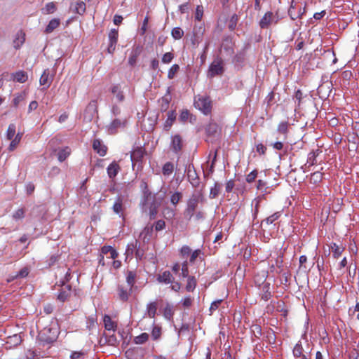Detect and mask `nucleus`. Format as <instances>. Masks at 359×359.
Instances as JSON below:
<instances>
[{
	"mask_svg": "<svg viewBox=\"0 0 359 359\" xmlns=\"http://www.w3.org/2000/svg\"><path fill=\"white\" fill-rule=\"evenodd\" d=\"M202 198L203 194L201 192H198L193 194L188 200L187 208L184 212V215L188 220H190L194 216V212Z\"/></svg>",
	"mask_w": 359,
	"mask_h": 359,
	"instance_id": "1",
	"label": "nucleus"
},
{
	"mask_svg": "<svg viewBox=\"0 0 359 359\" xmlns=\"http://www.w3.org/2000/svg\"><path fill=\"white\" fill-rule=\"evenodd\" d=\"M223 65V60L217 57L209 67L208 76L212 78L217 75H222L224 72Z\"/></svg>",
	"mask_w": 359,
	"mask_h": 359,
	"instance_id": "2",
	"label": "nucleus"
},
{
	"mask_svg": "<svg viewBox=\"0 0 359 359\" xmlns=\"http://www.w3.org/2000/svg\"><path fill=\"white\" fill-rule=\"evenodd\" d=\"M194 106L205 115L210 114L212 110L211 100L209 97L195 98Z\"/></svg>",
	"mask_w": 359,
	"mask_h": 359,
	"instance_id": "3",
	"label": "nucleus"
},
{
	"mask_svg": "<svg viewBox=\"0 0 359 359\" xmlns=\"http://www.w3.org/2000/svg\"><path fill=\"white\" fill-rule=\"evenodd\" d=\"M57 336L56 330L52 327H46L39 333L41 340L47 344H50L55 341Z\"/></svg>",
	"mask_w": 359,
	"mask_h": 359,
	"instance_id": "4",
	"label": "nucleus"
},
{
	"mask_svg": "<svg viewBox=\"0 0 359 359\" xmlns=\"http://www.w3.org/2000/svg\"><path fill=\"white\" fill-rule=\"evenodd\" d=\"M125 355L128 359H142L144 350L141 347H132L126 351Z\"/></svg>",
	"mask_w": 359,
	"mask_h": 359,
	"instance_id": "5",
	"label": "nucleus"
},
{
	"mask_svg": "<svg viewBox=\"0 0 359 359\" xmlns=\"http://www.w3.org/2000/svg\"><path fill=\"white\" fill-rule=\"evenodd\" d=\"M189 181L194 187H198L200 184V179L193 165H189L186 168Z\"/></svg>",
	"mask_w": 359,
	"mask_h": 359,
	"instance_id": "6",
	"label": "nucleus"
},
{
	"mask_svg": "<svg viewBox=\"0 0 359 359\" xmlns=\"http://www.w3.org/2000/svg\"><path fill=\"white\" fill-rule=\"evenodd\" d=\"M118 32L116 29H112L109 33V44L107 48L109 53H113L116 49V45L118 41Z\"/></svg>",
	"mask_w": 359,
	"mask_h": 359,
	"instance_id": "7",
	"label": "nucleus"
},
{
	"mask_svg": "<svg viewBox=\"0 0 359 359\" xmlns=\"http://www.w3.org/2000/svg\"><path fill=\"white\" fill-rule=\"evenodd\" d=\"M183 146V142L182 137L177 134L172 136V140L170 143V149L175 154H178L181 151Z\"/></svg>",
	"mask_w": 359,
	"mask_h": 359,
	"instance_id": "8",
	"label": "nucleus"
},
{
	"mask_svg": "<svg viewBox=\"0 0 359 359\" xmlns=\"http://www.w3.org/2000/svg\"><path fill=\"white\" fill-rule=\"evenodd\" d=\"M61 289L57 294V299L62 302H65L71 295L72 286L70 285L60 284Z\"/></svg>",
	"mask_w": 359,
	"mask_h": 359,
	"instance_id": "9",
	"label": "nucleus"
},
{
	"mask_svg": "<svg viewBox=\"0 0 359 359\" xmlns=\"http://www.w3.org/2000/svg\"><path fill=\"white\" fill-rule=\"evenodd\" d=\"M28 79V74L23 70H19L16 72L11 74L9 81H13L19 83H25Z\"/></svg>",
	"mask_w": 359,
	"mask_h": 359,
	"instance_id": "10",
	"label": "nucleus"
},
{
	"mask_svg": "<svg viewBox=\"0 0 359 359\" xmlns=\"http://www.w3.org/2000/svg\"><path fill=\"white\" fill-rule=\"evenodd\" d=\"M274 20L273 13L271 11L266 12L259 21V26L262 29H267L273 23Z\"/></svg>",
	"mask_w": 359,
	"mask_h": 359,
	"instance_id": "11",
	"label": "nucleus"
},
{
	"mask_svg": "<svg viewBox=\"0 0 359 359\" xmlns=\"http://www.w3.org/2000/svg\"><path fill=\"white\" fill-rule=\"evenodd\" d=\"M93 148L101 156H104L107 154V147L100 140L93 141Z\"/></svg>",
	"mask_w": 359,
	"mask_h": 359,
	"instance_id": "12",
	"label": "nucleus"
},
{
	"mask_svg": "<svg viewBox=\"0 0 359 359\" xmlns=\"http://www.w3.org/2000/svg\"><path fill=\"white\" fill-rule=\"evenodd\" d=\"M53 81V76L50 75L49 69H45L41 76L39 83L41 86H46L48 88Z\"/></svg>",
	"mask_w": 359,
	"mask_h": 359,
	"instance_id": "13",
	"label": "nucleus"
},
{
	"mask_svg": "<svg viewBox=\"0 0 359 359\" xmlns=\"http://www.w3.org/2000/svg\"><path fill=\"white\" fill-rule=\"evenodd\" d=\"M157 280L161 283L169 284L173 283L174 278L169 271H165L158 276Z\"/></svg>",
	"mask_w": 359,
	"mask_h": 359,
	"instance_id": "14",
	"label": "nucleus"
},
{
	"mask_svg": "<svg viewBox=\"0 0 359 359\" xmlns=\"http://www.w3.org/2000/svg\"><path fill=\"white\" fill-rule=\"evenodd\" d=\"M171 100V96H170V88L168 87L167 89L166 94L161 97V100L159 101L161 102V110L165 111L169 107L170 102Z\"/></svg>",
	"mask_w": 359,
	"mask_h": 359,
	"instance_id": "15",
	"label": "nucleus"
},
{
	"mask_svg": "<svg viewBox=\"0 0 359 359\" xmlns=\"http://www.w3.org/2000/svg\"><path fill=\"white\" fill-rule=\"evenodd\" d=\"M25 41V34L22 31L19 30L15 35V38L13 40V46L15 49H19Z\"/></svg>",
	"mask_w": 359,
	"mask_h": 359,
	"instance_id": "16",
	"label": "nucleus"
},
{
	"mask_svg": "<svg viewBox=\"0 0 359 359\" xmlns=\"http://www.w3.org/2000/svg\"><path fill=\"white\" fill-rule=\"evenodd\" d=\"M167 115L168 118L164 123L163 128L165 131H169L176 119V114L175 111H169Z\"/></svg>",
	"mask_w": 359,
	"mask_h": 359,
	"instance_id": "17",
	"label": "nucleus"
},
{
	"mask_svg": "<svg viewBox=\"0 0 359 359\" xmlns=\"http://www.w3.org/2000/svg\"><path fill=\"white\" fill-rule=\"evenodd\" d=\"M130 291H128V288H126L123 285H118L117 287V294L120 300L123 302H126L128 299L130 295Z\"/></svg>",
	"mask_w": 359,
	"mask_h": 359,
	"instance_id": "18",
	"label": "nucleus"
},
{
	"mask_svg": "<svg viewBox=\"0 0 359 359\" xmlns=\"http://www.w3.org/2000/svg\"><path fill=\"white\" fill-rule=\"evenodd\" d=\"M113 211L119 215L120 216L123 215V198L121 196H118L113 205L112 207Z\"/></svg>",
	"mask_w": 359,
	"mask_h": 359,
	"instance_id": "19",
	"label": "nucleus"
},
{
	"mask_svg": "<svg viewBox=\"0 0 359 359\" xmlns=\"http://www.w3.org/2000/svg\"><path fill=\"white\" fill-rule=\"evenodd\" d=\"M107 174L109 178H114L120 170L119 165L114 161L107 167Z\"/></svg>",
	"mask_w": 359,
	"mask_h": 359,
	"instance_id": "20",
	"label": "nucleus"
},
{
	"mask_svg": "<svg viewBox=\"0 0 359 359\" xmlns=\"http://www.w3.org/2000/svg\"><path fill=\"white\" fill-rule=\"evenodd\" d=\"M60 273H64V276L60 279V284L62 285H68L67 283L72 278V273L70 269L60 268Z\"/></svg>",
	"mask_w": 359,
	"mask_h": 359,
	"instance_id": "21",
	"label": "nucleus"
},
{
	"mask_svg": "<svg viewBox=\"0 0 359 359\" xmlns=\"http://www.w3.org/2000/svg\"><path fill=\"white\" fill-rule=\"evenodd\" d=\"M70 9L72 10L74 13L81 15L86 11V4L83 1H78L74 4H72Z\"/></svg>",
	"mask_w": 359,
	"mask_h": 359,
	"instance_id": "22",
	"label": "nucleus"
},
{
	"mask_svg": "<svg viewBox=\"0 0 359 359\" xmlns=\"http://www.w3.org/2000/svg\"><path fill=\"white\" fill-rule=\"evenodd\" d=\"M218 130V125L213 122L210 121L205 127V133L208 136H215Z\"/></svg>",
	"mask_w": 359,
	"mask_h": 359,
	"instance_id": "23",
	"label": "nucleus"
},
{
	"mask_svg": "<svg viewBox=\"0 0 359 359\" xmlns=\"http://www.w3.org/2000/svg\"><path fill=\"white\" fill-rule=\"evenodd\" d=\"M103 321H104V327L107 330H108L109 332L110 331L114 332L115 328L116 327V325L114 321H112V320L109 316L105 315L104 316Z\"/></svg>",
	"mask_w": 359,
	"mask_h": 359,
	"instance_id": "24",
	"label": "nucleus"
},
{
	"mask_svg": "<svg viewBox=\"0 0 359 359\" xmlns=\"http://www.w3.org/2000/svg\"><path fill=\"white\" fill-rule=\"evenodd\" d=\"M262 294V299L264 301H268L271 297V293L270 292V284L269 283H264L261 287Z\"/></svg>",
	"mask_w": 359,
	"mask_h": 359,
	"instance_id": "25",
	"label": "nucleus"
},
{
	"mask_svg": "<svg viewBox=\"0 0 359 359\" xmlns=\"http://www.w3.org/2000/svg\"><path fill=\"white\" fill-rule=\"evenodd\" d=\"M158 304L157 302H150L147 306V313L149 318H154L156 313Z\"/></svg>",
	"mask_w": 359,
	"mask_h": 359,
	"instance_id": "26",
	"label": "nucleus"
},
{
	"mask_svg": "<svg viewBox=\"0 0 359 359\" xmlns=\"http://www.w3.org/2000/svg\"><path fill=\"white\" fill-rule=\"evenodd\" d=\"M60 24V20L58 18L52 19L46 27L45 32L47 34L51 33L56 29Z\"/></svg>",
	"mask_w": 359,
	"mask_h": 359,
	"instance_id": "27",
	"label": "nucleus"
},
{
	"mask_svg": "<svg viewBox=\"0 0 359 359\" xmlns=\"http://www.w3.org/2000/svg\"><path fill=\"white\" fill-rule=\"evenodd\" d=\"M187 278V283L185 289L187 292H193L195 290L196 285H197L196 279L193 276H190Z\"/></svg>",
	"mask_w": 359,
	"mask_h": 359,
	"instance_id": "28",
	"label": "nucleus"
},
{
	"mask_svg": "<svg viewBox=\"0 0 359 359\" xmlns=\"http://www.w3.org/2000/svg\"><path fill=\"white\" fill-rule=\"evenodd\" d=\"M144 151L142 148H137L131 153L130 158L132 161H139L143 158Z\"/></svg>",
	"mask_w": 359,
	"mask_h": 359,
	"instance_id": "29",
	"label": "nucleus"
},
{
	"mask_svg": "<svg viewBox=\"0 0 359 359\" xmlns=\"http://www.w3.org/2000/svg\"><path fill=\"white\" fill-rule=\"evenodd\" d=\"M138 243V241L135 240L134 242L129 243L127 245L126 250V255L127 257H133L135 252L136 248H137Z\"/></svg>",
	"mask_w": 359,
	"mask_h": 359,
	"instance_id": "30",
	"label": "nucleus"
},
{
	"mask_svg": "<svg viewBox=\"0 0 359 359\" xmlns=\"http://www.w3.org/2000/svg\"><path fill=\"white\" fill-rule=\"evenodd\" d=\"M57 10V7L55 3L49 2L48 3L44 8H42V13L43 14H52L55 13Z\"/></svg>",
	"mask_w": 359,
	"mask_h": 359,
	"instance_id": "31",
	"label": "nucleus"
},
{
	"mask_svg": "<svg viewBox=\"0 0 359 359\" xmlns=\"http://www.w3.org/2000/svg\"><path fill=\"white\" fill-rule=\"evenodd\" d=\"M22 341L21 337L18 334H14L13 336H11L8 338V341L6 343L8 344H10L11 346H16L18 344H20Z\"/></svg>",
	"mask_w": 359,
	"mask_h": 359,
	"instance_id": "32",
	"label": "nucleus"
},
{
	"mask_svg": "<svg viewBox=\"0 0 359 359\" xmlns=\"http://www.w3.org/2000/svg\"><path fill=\"white\" fill-rule=\"evenodd\" d=\"M174 170V165L171 162L165 163L162 168V172L163 175L169 176L170 175Z\"/></svg>",
	"mask_w": 359,
	"mask_h": 359,
	"instance_id": "33",
	"label": "nucleus"
},
{
	"mask_svg": "<svg viewBox=\"0 0 359 359\" xmlns=\"http://www.w3.org/2000/svg\"><path fill=\"white\" fill-rule=\"evenodd\" d=\"M71 150L69 147H66L60 150L57 153V158L60 162L64 161L70 154Z\"/></svg>",
	"mask_w": 359,
	"mask_h": 359,
	"instance_id": "34",
	"label": "nucleus"
},
{
	"mask_svg": "<svg viewBox=\"0 0 359 359\" xmlns=\"http://www.w3.org/2000/svg\"><path fill=\"white\" fill-rule=\"evenodd\" d=\"M106 341L109 346H116L119 340L117 339L116 336L113 333L111 334H106Z\"/></svg>",
	"mask_w": 359,
	"mask_h": 359,
	"instance_id": "35",
	"label": "nucleus"
},
{
	"mask_svg": "<svg viewBox=\"0 0 359 359\" xmlns=\"http://www.w3.org/2000/svg\"><path fill=\"white\" fill-rule=\"evenodd\" d=\"M112 93L115 95L116 99L118 102H122L124 100V95H123V92L120 90L119 86H114L111 88Z\"/></svg>",
	"mask_w": 359,
	"mask_h": 359,
	"instance_id": "36",
	"label": "nucleus"
},
{
	"mask_svg": "<svg viewBox=\"0 0 359 359\" xmlns=\"http://www.w3.org/2000/svg\"><path fill=\"white\" fill-rule=\"evenodd\" d=\"M149 339V334L146 332L142 333L134 338L133 342L135 344H143Z\"/></svg>",
	"mask_w": 359,
	"mask_h": 359,
	"instance_id": "37",
	"label": "nucleus"
},
{
	"mask_svg": "<svg viewBox=\"0 0 359 359\" xmlns=\"http://www.w3.org/2000/svg\"><path fill=\"white\" fill-rule=\"evenodd\" d=\"M221 189V184L218 182H215L213 187L210 189L209 197L210 198H215L218 196Z\"/></svg>",
	"mask_w": 359,
	"mask_h": 359,
	"instance_id": "38",
	"label": "nucleus"
},
{
	"mask_svg": "<svg viewBox=\"0 0 359 359\" xmlns=\"http://www.w3.org/2000/svg\"><path fill=\"white\" fill-rule=\"evenodd\" d=\"M180 270H181V272H180L179 273V276L180 277H182V278H187L188 276H190L189 275V268H188V262L187 261H184L182 264V266H180Z\"/></svg>",
	"mask_w": 359,
	"mask_h": 359,
	"instance_id": "39",
	"label": "nucleus"
},
{
	"mask_svg": "<svg viewBox=\"0 0 359 359\" xmlns=\"http://www.w3.org/2000/svg\"><path fill=\"white\" fill-rule=\"evenodd\" d=\"M303 347H302V345L299 343H297L294 348H293V355L295 358H300V357H302L303 355H305L304 353H303Z\"/></svg>",
	"mask_w": 359,
	"mask_h": 359,
	"instance_id": "40",
	"label": "nucleus"
},
{
	"mask_svg": "<svg viewBox=\"0 0 359 359\" xmlns=\"http://www.w3.org/2000/svg\"><path fill=\"white\" fill-rule=\"evenodd\" d=\"M280 215V214L278 212L273 214L272 215L268 217L266 219L263 220L262 222V225H263L264 224H266V225L271 224L274 221H276V219H278L279 218Z\"/></svg>",
	"mask_w": 359,
	"mask_h": 359,
	"instance_id": "41",
	"label": "nucleus"
},
{
	"mask_svg": "<svg viewBox=\"0 0 359 359\" xmlns=\"http://www.w3.org/2000/svg\"><path fill=\"white\" fill-rule=\"evenodd\" d=\"M60 254H54L50 256V257L46 260L47 266L48 267H51L55 265L60 259Z\"/></svg>",
	"mask_w": 359,
	"mask_h": 359,
	"instance_id": "42",
	"label": "nucleus"
},
{
	"mask_svg": "<svg viewBox=\"0 0 359 359\" xmlns=\"http://www.w3.org/2000/svg\"><path fill=\"white\" fill-rule=\"evenodd\" d=\"M288 14L292 20H295V19L301 17L303 13H301L300 11L296 12V8L292 4L290 8L288 10Z\"/></svg>",
	"mask_w": 359,
	"mask_h": 359,
	"instance_id": "43",
	"label": "nucleus"
},
{
	"mask_svg": "<svg viewBox=\"0 0 359 359\" xmlns=\"http://www.w3.org/2000/svg\"><path fill=\"white\" fill-rule=\"evenodd\" d=\"M135 273L133 271H129L127 273L126 281L128 285L129 290H131V287L133 286L135 283Z\"/></svg>",
	"mask_w": 359,
	"mask_h": 359,
	"instance_id": "44",
	"label": "nucleus"
},
{
	"mask_svg": "<svg viewBox=\"0 0 359 359\" xmlns=\"http://www.w3.org/2000/svg\"><path fill=\"white\" fill-rule=\"evenodd\" d=\"M172 36L176 39H180L184 35V31L180 27H175L171 32Z\"/></svg>",
	"mask_w": 359,
	"mask_h": 359,
	"instance_id": "45",
	"label": "nucleus"
},
{
	"mask_svg": "<svg viewBox=\"0 0 359 359\" xmlns=\"http://www.w3.org/2000/svg\"><path fill=\"white\" fill-rule=\"evenodd\" d=\"M238 21V17L236 14H233L229 22L228 27L231 31H233L237 25Z\"/></svg>",
	"mask_w": 359,
	"mask_h": 359,
	"instance_id": "46",
	"label": "nucleus"
},
{
	"mask_svg": "<svg viewBox=\"0 0 359 359\" xmlns=\"http://www.w3.org/2000/svg\"><path fill=\"white\" fill-rule=\"evenodd\" d=\"M25 98V93H18L15 95V97L13 100V104L15 107H18L19 104L22 102Z\"/></svg>",
	"mask_w": 359,
	"mask_h": 359,
	"instance_id": "47",
	"label": "nucleus"
},
{
	"mask_svg": "<svg viewBox=\"0 0 359 359\" xmlns=\"http://www.w3.org/2000/svg\"><path fill=\"white\" fill-rule=\"evenodd\" d=\"M323 174L319 171L314 172L311 176V182L316 184L320 182L323 179Z\"/></svg>",
	"mask_w": 359,
	"mask_h": 359,
	"instance_id": "48",
	"label": "nucleus"
},
{
	"mask_svg": "<svg viewBox=\"0 0 359 359\" xmlns=\"http://www.w3.org/2000/svg\"><path fill=\"white\" fill-rule=\"evenodd\" d=\"M182 198V194L179 191H176L174 194H172L170 197V203L173 205H176L180 200Z\"/></svg>",
	"mask_w": 359,
	"mask_h": 359,
	"instance_id": "49",
	"label": "nucleus"
},
{
	"mask_svg": "<svg viewBox=\"0 0 359 359\" xmlns=\"http://www.w3.org/2000/svg\"><path fill=\"white\" fill-rule=\"evenodd\" d=\"M289 123L287 121L281 122L278 126V132L286 135L288 132Z\"/></svg>",
	"mask_w": 359,
	"mask_h": 359,
	"instance_id": "50",
	"label": "nucleus"
},
{
	"mask_svg": "<svg viewBox=\"0 0 359 359\" xmlns=\"http://www.w3.org/2000/svg\"><path fill=\"white\" fill-rule=\"evenodd\" d=\"M25 209L22 208L18 209L13 214V218L15 220L18 219H22L25 217Z\"/></svg>",
	"mask_w": 359,
	"mask_h": 359,
	"instance_id": "51",
	"label": "nucleus"
},
{
	"mask_svg": "<svg viewBox=\"0 0 359 359\" xmlns=\"http://www.w3.org/2000/svg\"><path fill=\"white\" fill-rule=\"evenodd\" d=\"M22 135L19 133L15 135V138L11 141V142L9 145L10 150L13 151L15 149L16 146L20 142V141L22 138Z\"/></svg>",
	"mask_w": 359,
	"mask_h": 359,
	"instance_id": "52",
	"label": "nucleus"
},
{
	"mask_svg": "<svg viewBox=\"0 0 359 359\" xmlns=\"http://www.w3.org/2000/svg\"><path fill=\"white\" fill-rule=\"evenodd\" d=\"M180 70V66L177 64L173 65L169 69L168 73V78L169 79H172L175 74Z\"/></svg>",
	"mask_w": 359,
	"mask_h": 359,
	"instance_id": "53",
	"label": "nucleus"
},
{
	"mask_svg": "<svg viewBox=\"0 0 359 359\" xmlns=\"http://www.w3.org/2000/svg\"><path fill=\"white\" fill-rule=\"evenodd\" d=\"M15 126L13 123H11L8 126V130H7V139L8 140H12L13 137L15 136Z\"/></svg>",
	"mask_w": 359,
	"mask_h": 359,
	"instance_id": "54",
	"label": "nucleus"
},
{
	"mask_svg": "<svg viewBox=\"0 0 359 359\" xmlns=\"http://www.w3.org/2000/svg\"><path fill=\"white\" fill-rule=\"evenodd\" d=\"M251 330L253 333V335L256 338H259V337L262 335V327L259 325H253L251 327Z\"/></svg>",
	"mask_w": 359,
	"mask_h": 359,
	"instance_id": "55",
	"label": "nucleus"
},
{
	"mask_svg": "<svg viewBox=\"0 0 359 359\" xmlns=\"http://www.w3.org/2000/svg\"><path fill=\"white\" fill-rule=\"evenodd\" d=\"M258 175V171L257 170H252L251 172H250L248 175H246L245 180L248 183H252L253 182L255 179L257 178Z\"/></svg>",
	"mask_w": 359,
	"mask_h": 359,
	"instance_id": "56",
	"label": "nucleus"
},
{
	"mask_svg": "<svg viewBox=\"0 0 359 359\" xmlns=\"http://www.w3.org/2000/svg\"><path fill=\"white\" fill-rule=\"evenodd\" d=\"M29 273V269L27 267H24L18 272L15 276V278H25L28 276Z\"/></svg>",
	"mask_w": 359,
	"mask_h": 359,
	"instance_id": "57",
	"label": "nucleus"
},
{
	"mask_svg": "<svg viewBox=\"0 0 359 359\" xmlns=\"http://www.w3.org/2000/svg\"><path fill=\"white\" fill-rule=\"evenodd\" d=\"M138 53L137 51H133L128 58V63L131 66H134L136 64Z\"/></svg>",
	"mask_w": 359,
	"mask_h": 359,
	"instance_id": "58",
	"label": "nucleus"
},
{
	"mask_svg": "<svg viewBox=\"0 0 359 359\" xmlns=\"http://www.w3.org/2000/svg\"><path fill=\"white\" fill-rule=\"evenodd\" d=\"M123 124V123L119 120V119H114L111 125H110V128H109V130L113 132V130H116V128L121 127L122 125Z\"/></svg>",
	"mask_w": 359,
	"mask_h": 359,
	"instance_id": "59",
	"label": "nucleus"
},
{
	"mask_svg": "<svg viewBox=\"0 0 359 359\" xmlns=\"http://www.w3.org/2000/svg\"><path fill=\"white\" fill-rule=\"evenodd\" d=\"M161 334V329L159 327H154L151 332V336L154 340H157L160 338Z\"/></svg>",
	"mask_w": 359,
	"mask_h": 359,
	"instance_id": "60",
	"label": "nucleus"
},
{
	"mask_svg": "<svg viewBox=\"0 0 359 359\" xmlns=\"http://www.w3.org/2000/svg\"><path fill=\"white\" fill-rule=\"evenodd\" d=\"M203 15V8L202 6H198L196 9L195 19L200 21Z\"/></svg>",
	"mask_w": 359,
	"mask_h": 359,
	"instance_id": "61",
	"label": "nucleus"
},
{
	"mask_svg": "<svg viewBox=\"0 0 359 359\" xmlns=\"http://www.w3.org/2000/svg\"><path fill=\"white\" fill-rule=\"evenodd\" d=\"M190 116V113L189 111V110L187 109H184V110H182L180 115V117H179V119L181 122H186L189 117Z\"/></svg>",
	"mask_w": 359,
	"mask_h": 359,
	"instance_id": "62",
	"label": "nucleus"
},
{
	"mask_svg": "<svg viewBox=\"0 0 359 359\" xmlns=\"http://www.w3.org/2000/svg\"><path fill=\"white\" fill-rule=\"evenodd\" d=\"M174 57V55L172 53H166L162 57V62L163 63L168 64L170 63Z\"/></svg>",
	"mask_w": 359,
	"mask_h": 359,
	"instance_id": "63",
	"label": "nucleus"
},
{
	"mask_svg": "<svg viewBox=\"0 0 359 359\" xmlns=\"http://www.w3.org/2000/svg\"><path fill=\"white\" fill-rule=\"evenodd\" d=\"M342 251L343 250L341 248L336 244H334V246L332 247V252L334 258H338L341 255Z\"/></svg>",
	"mask_w": 359,
	"mask_h": 359,
	"instance_id": "64",
	"label": "nucleus"
}]
</instances>
